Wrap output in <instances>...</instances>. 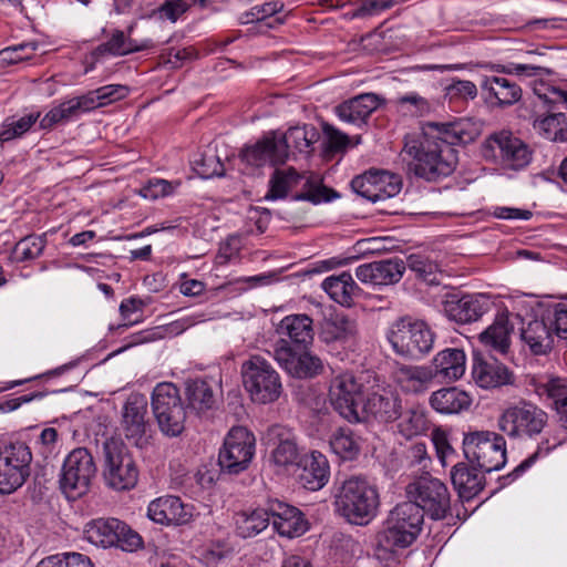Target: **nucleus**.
<instances>
[{
	"instance_id": "f257e3e1",
	"label": "nucleus",
	"mask_w": 567,
	"mask_h": 567,
	"mask_svg": "<svg viewBox=\"0 0 567 567\" xmlns=\"http://www.w3.org/2000/svg\"><path fill=\"white\" fill-rule=\"evenodd\" d=\"M478 135L477 125L468 118L429 123L421 138L411 140L403 147L409 172L427 182L450 176L458 162L454 146L471 143Z\"/></svg>"
},
{
	"instance_id": "f03ea898",
	"label": "nucleus",
	"mask_w": 567,
	"mask_h": 567,
	"mask_svg": "<svg viewBox=\"0 0 567 567\" xmlns=\"http://www.w3.org/2000/svg\"><path fill=\"white\" fill-rule=\"evenodd\" d=\"M548 413L537 404L520 400L509 404L501 413L497 425L509 439L533 440L545 434L535 453L523 462L515 471H524L535 458L545 456L564 443V437L558 431H545L548 426Z\"/></svg>"
},
{
	"instance_id": "7ed1b4c3",
	"label": "nucleus",
	"mask_w": 567,
	"mask_h": 567,
	"mask_svg": "<svg viewBox=\"0 0 567 567\" xmlns=\"http://www.w3.org/2000/svg\"><path fill=\"white\" fill-rule=\"evenodd\" d=\"M424 522L423 511L412 502L398 504L390 511L384 527L374 538V554L386 559L399 549L410 547L419 537Z\"/></svg>"
},
{
	"instance_id": "20e7f679",
	"label": "nucleus",
	"mask_w": 567,
	"mask_h": 567,
	"mask_svg": "<svg viewBox=\"0 0 567 567\" xmlns=\"http://www.w3.org/2000/svg\"><path fill=\"white\" fill-rule=\"evenodd\" d=\"M336 511L348 523L365 525L375 515L380 505L375 485L363 476L347 478L336 495Z\"/></svg>"
},
{
	"instance_id": "39448f33",
	"label": "nucleus",
	"mask_w": 567,
	"mask_h": 567,
	"mask_svg": "<svg viewBox=\"0 0 567 567\" xmlns=\"http://www.w3.org/2000/svg\"><path fill=\"white\" fill-rule=\"evenodd\" d=\"M301 181L303 182L302 190L293 196L295 200H307L313 204L329 202L330 193L337 194L324 185L320 179L313 176L306 177L298 173L293 167L276 168L269 179V189L265 195L266 200H277L287 197L288 193L296 188Z\"/></svg>"
},
{
	"instance_id": "423d86ee",
	"label": "nucleus",
	"mask_w": 567,
	"mask_h": 567,
	"mask_svg": "<svg viewBox=\"0 0 567 567\" xmlns=\"http://www.w3.org/2000/svg\"><path fill=\"white\" fill-rule=\"evenodd\" d=\"M153 415L159 431L167 437H177L185 430L186 406L179 390L171 382L158 383L152 393Z\"/></svg>"
},
{
	"instance_id": "0eeeda50",
	"label": "nucleus",
	"mask_w": 567,
	"mask_h": 567,
	"mask_svg": "<svg viewBox=\"0 0 567 567\" xmlns=\"http://www.w3.org/2000/svg\"><path fill=\"white\" fill-rule=\"evenodd\" d=\"M243 383L252 402L268 404L277 401L282 391L279 373L261 355H251L241 365Z\"/></svg>"
},
{
	"instance_id": "6e6552de",
	"label": "nucleus",
	"mask_w": 567,
	"mask_h": 567,
	"mask_svg": "<svg viewBox=\"0 0 567 567\" xmlns=\"http://www.w3.org/2000/svg\"><path fill=\"white\" fill-rule=\"evenodd\" d=\"M463 451L471 464L487 473L501 470L506 463L505 439L495 432L476 431L465 434Z\"/></svg>"
},
{
	"instance_id": "1a4fd4ad",
	"label": "nucleus",
	"mask_w": 567,
	"mask_h": 567,
	"mask_svg": "<svg viewBox=\"0 0 567 567\" xmlns=\"http://www.w3.org/2000/svg\"><path fill=\"white\" fill-rule=\"evenodd\" d=\"M103 452V478L106 486L114 491H128L135 487L138 468L125 444L115 439L106 440Z\"/></svg>"
},
{
	"instance_id": "9d476101",
	"label": "nucleus",
	"mask_w": 567,
	"mask_h": 567,
	"mask_svg": "<svg viewBox=\"0 0 567 567\" xmlns=\"http://www.w3.org/2000/svg\"><path fill=\"white\" fill-rule=\"evenodd\" d=\"M388 340L399 355L416 359L432 350L434 333L424 321L402 318L392 324Z\"/></svg>"
},
{
	"instance_id": "9b49d317",
	"label": "nucleus",
	"mask_w": 567,
	"mask_h": 567,
	"mask_svg": "<svg viewBox=\"0 0 567 567\" xmlns=\"http://www.w3.org/2000/svg\"><path fill=\"white\" fill-rule=\"evenodd\" d=\"M32 452L22 441L0 445V495L21 487L31 473Z\"/></svg>"
},
{
	"instance_id": "f8f14e48",
	"label": "nucleus",
	"mask_w": 567,
	"mask_h": 567,
	"mask_svg": "<svg viewBox=\"0 0 567 567\" xmlns=\"http://www.w3.org/2000/svg\"><path fill=\"white\" fill-rule=\"evenodd\" d=\"M95 474V462L89 450L74 449L63 462L59 480L60 488L69 499H76L89 492Z\"/></svg>"
},
{
	"instance_id": "ddd939ff",
	"label": "nucleus",
	"mask_w": 567,
	"mask_h": 567,
	"mask_svg": "<svg viewBox=\"0 0 567 567\" xmlns=\"http://www.w3.org/2000/svg\"><path fill=\"white\" fill-rule=\"evenodd\" d=\"M409 501L416 504L423 515L426 513L432 519H443L451 508L450 492L446 485L431 476L422 475L406 486Z\"/></svg>"
},
{
	"instance_id": "4468645a",
	"label": "nucleus",
	"mask_w": 567,
	"mask_h": 567,
	"mask_svg": "<svg viewBox=\"0 0 567 567\" xmlns=\"http://www.w3.org/2000/svg\"><path fill=\"white\" fill-rule=\"evenodd\" d=\"M485 157H493L504 168L518 171L526 167L532 161V151L528 145L509 131H499L491 134L484 145Z\"/></svg>"
},
{
	"instance_id": "2eb2a0df",
	"label": "nucleus",
	"mask_w": 567,
	"mask_h": 567,
	"mask_svg": "<svg viewBox=\"0 0 567 567\" xmlns=\"http://www.w3.org/2000/svg\"><path fill=\"white\" fill-rule=\"evenodd\" d=\"M256 439L244 426H234L225 437L219 451L218 464L228 474H238L250 464L255 454Z\"/></svg>"
},
{
	"instance_id": "dca6fc26",
	"label": "nucleus",
	"mask_w": 567,
	"mask_h": 567,
	"mask_svg": "<svg viewBox=\"0 0 567 567\" xmlns=\"http://www.w3.org/2000/svg\"><path fill=\"white\" fill-rule=\"evenodd\" d=\"M272 357L281 369L297 379H312L323 372L322 360L302 348H293L288 340H277Z\"/></svg>"
},
{
	"instance_id": "f3484780",
	"label": "nucleus",
	"mask_w": 567,
	"mask_h": 567,
	"mask_svg": "<svg viewBox=\"0 0 567 567\" xmlns=\"http://www.w3.org/2000/svg\"><path fill=\"white\" fill-rule=\"evenodd\" d=\"M546 107L547 115L537 118L534 126L539 130L544 136L550 141H567L566 114L567 91L548 87L545 93L538 94Z\"/></svg>"
},
{
	"instance_id": "a211bd4d",
	"label": "nucleus",
	"mask_w": 567,
	"mask_h": 567,
	"mask_svg": "<svg viewBox=\"0 0 567 567\" xmlns=\"http://www.w3.org/2000/svg\"><path fill=\"white\" fill-rule=\"evenodd\" d=\"M362 395V384L351 372H343L331 380L329 398L333 409L351 423L361 422L358 410Z\"/></svg>"
},
{
	"instance_id": "6ab92c4d",
	"label": "nucleus",
	"mask_w": 567,
	"mask_h": 567,
	"mask_svg": "<svg viewBox=\"0 0 567 567\" xmlns=\"http://www.w3.org/2000/svg\"><path fill=\"white\" fill-rule=\"evenodd\" d=\"M147 400L143 394L128 395L122 408L121 431L125 439L136 447L148 443Z\"/></svg>"
},
{
	"instance_id": "aec40b11",
	"label": "nucleus",
	"mask_w": 567,
	"mask_h": 567,
	"mask_svg": "<svg viewBox=\"0 0 567 567\" xmlns=\"http://www.w3.org/2000/svg\"><path fill=\"white\" fill-rule=\"evenodd\" d=\"M351 187L358 195L377 203L396 196L402 189V181L389 172L369 171L355 176Z\"/></svg>"
},
{
	"instance_id": "412c9836",
	"label": "nucleus",
	"mask_w": 567,
	"mask_h": 567,
	"mask_svg": "<svg viewBox=\"0 0 567 567\" xmlns=\"http://www.w3.org/2000/svg\"><path fill=\"white\" fill-rule=\"evenodd\" d=\"M267 443L272 446L271 461L280 467L297 464L300 456L295 431L282 424H274L266 432Z\"/></svg>"
},
{
	"instance_id": "4be33fe9",
	"label": "nucleus",
	"mask_w": 567,
	"mask_h": 567,
	"mask_svg": "<svg viewBox=\"0 0 567 567\" xmlns=\"http://www.w3.org/2000/svg\"><path fill=\"white\" fill-rule=\"evenodd\" d=\"M493 306L485 295L451 296L444 302V312L456 323L465 324L480 320Z\"/></svg>"
},
{
	"instance_id": "5701e85b",
	"label": "nucleus",
	"mask_w": 567,
	"mask_h": 567,
	"mask_svg": "<svg viewBox=\"0 0 567 567\" xmlns=\"http://www.w3.org/2000/svg\"><path fill=\"white\" fill-rule=\"evenodd\" d=\"M269 513L272 528L281 537H300L309 528L305 514L299 508L278 499L269 501Z\"/></svg>"
},
{
	"instance_id": "b1692460",
	"label": "nucleus",
	"mask_w": 567,
	"mask_h": 567,
	"mask_svg": "<svg viewBox=\"0 0 567 567\" xmlns=\"http://www.w3.org/2000/svg\"><path fill=\"white\" fill-rule=\"evenodd\" d=\"M405 262L401 258H390L360 265L355 268V277L362 284L388 286L401 280Z\"/></svg>"
},
{
	"instance_id": "393cba45",
	"label": "nucleus",
	"mask_w": 567,
	"mask_h": 567,
	"mask_svg": "<svg viewBox=\"0 0 567 567\" xmlns=\"http://www.w3.org/2000/svg\"><path fill=\"white\" fill-rule=\"evenodd\" d=\"M472 378L483 389H494L514 382L513 373L506 365L476 351L472 358Z\"/></svg>"
},
{
	"instance_id": "a878e982",
	"label": "nucleus",
	"mask_w": 567,
	"mask_h": 567,
	"mask_svg": "<svg viewBox=\"0 0 567 567\" xmlns=\"http://www.w3.org/2000/svg\"><path fill=\"white\" fill-rule=\"evenodd\" d=\"M402 399L399 393L391 390L371 393L365 400L362 420H374L381 423H391L400 417Z\"/></svg>"
},
{
	"instance_id": "bb28decb",
	"label": "nucleus",
	"mask_w": 567,
	"mask_h": 567,
	"mask_svg": "<svg viewBox=\"0 0 567 567\" xmlns=\"http://www.w3.org/2000/svg\"><path fill=\"white\" fill-rule=\"evenodd\" d=\"M193 507L177 496L158 497L150 503L148 517L161 525H185L193 518Z\"/></svg>"
},
{
	"instance_id": "cd10ccee",
	"label": "nucleus",
	"mask_w": 567,
	"mask_h": 567,
	"mask_svg": "<svg viewBox=\"0 0 567 567\" xmlns=\"http://www.w3.org/2000/svg\"><path fill=\"white\" fill-rule=\"evenodd\" d=\"M239 157L252 167H261L268 163L277 165L286 162V150L285 145H278L276 133H270L255 144L245 146Z\"/></svg>"
},
{
	"instance_id": "c85d7f7f",
	"label": "nucleus",
	"mask_w": 567,
	"mask_h": 567,
	"mask_svg": "<svg viewBox=\"0 0 567 567\" xmlns=\"http://www.w3.org/2000/svg\"><path fill=\"white\" fill-rule=\"evenodd\" d=\"M276 331L280 336L278 340H288L293 348L308 349L313 342V321L303 313L286 316Z\"/></svg>"
},
{
	"instance_id": "c756f323",
	"label": "nucleus",
	"mask_w": 567,
	"mask_h": 567,
	"mask_svg": "<svg viewBox=\"0 0 567 567\" xmlns=\"http://www.w3.org/2000/svg\"><path fill=\"white\" fill-rule=\"evenodd\" d=\"M380 103L381 99L377 94L364 93L336 106V114L343 123L361 127Z\"/></svg>"
},
{
	"instance_id": "7c9ffc66",
	"label": "nucleus",
	"mask_w": 567,
	"mask_h": 567,
	"mask_svg": "<svg viewBox=\"0 0 567 567\" xmlns=\"http://www.w3.org/2000/svg\"><path fill=\"white\" fill-rule=\"evenodd\" d=\"M358 336L355 320L344 315H334L326 318L319 331V339L327 346L336 343L352 344Z\"/></svg>"
},
{
	"instance_id": "2f4dec72",
	"label": "nucleus",
	"mask_w": 567,
	"mask_h": 567,
	"mask_svg": "<svg viewBox=\"0 0 567 567\" xmlns=\"http://www.w3.org/2000/svg\"><path fill=\"white\" fill-rule=\"evenodd\" d=\"M476 467L458 462L451 470V481L462 499L470 501L477 496L485 486V476Z\"/></svg>"
},
{
	"instance_id": "473e14b6",
	"label": "nucleus",
	"mask_w": 567,
	"mask_h": 567,
	"mask_svg": "<svg viewBox=\"0 0 567 567\" xmlns=\"http://www.w3.org/2000/svg\"><path fill=\"white\" fill-rule=\"evenodd\" d=\"M486 101L501 106L513 105L522 97L520 87L503 76H486L481 83Z\"/></svg>"
},
{
	"instance_id": "72a5a7b5",
	"label": "nucleus",
	"mask_w": 567,
	"mask_h": 567,
	"mask_svg": "<svg viewBox=\"0 0 567 567\" xmlns=\"http://www.w3.org/2000/svg\"><path fill=\"white\" fill-rule=\"evenodd\" d=\"M394 382L406 393H420L432 381L433 371L426 367L400 364L393 373Z\"/></svg>"
},
{
	"instance_id": "f704fd0d",
	"label": "nucleus",
	"mask_w": 567,
	"mask_h": 567,
	"mask_svg": "<svg viewBox=\"0 0 567 567\" xmlns=\"http://www.w3.org/2000/svg\"><path fill=\"white\" fill-rule=\"evenodd\" d=\"M513 330L514 324L509 322V313L502 311L496 315L494 322L480 334V340L484 346L499 353H506L509 349Z\"/></svg>"
},
{
	"instance_id": "c9c22d12",
	"label": "nucleus",
	"mask_w": 567,
	"mask_h": 567,
	"mask_svg": "<svg viewBox=\"0 0 567 567\" xmlns=\"http://www.w3.org/2000/svg\"><path fill=\"white\" fill-rule=\"evenodd\" d=\"M472 403L467 392L456 388H442L432 393L431 406L441 414H460L467 410Z\"/></svg>"
},
{
	"instance_id": "e433bc0d",
	"label": "nucleus",
	"mask_w": 567,
	"mask_h": 567,
	"mask_svg": "<svg viewBox=\"0 0 567 567\" xmlns=\"http://www.w3.org/2000/svg\"><path fill=\"white\" fill-rule=\"evenodd\" d=\"M328 480V460L320 452H311L310 456L305 460L299 482L309 491H318L327 484Z\"/></svg>"
},
{
	"instance_id": "4c0bfd02",
	"label": "nucleus",
	"mask_w": 567,
	"mask_h": 567,
	"mask_svg": "<svg viewBox=\"0 0 567 567\" xmlns=\"http://www.w3.org/2000/svg\"><path fill=\"white\" fill-rule=\"evenodd\" d=\"M185 395L190 410L200 415L217 406L213 384L207 380L195 379L186 382Z\"/></svg>"
},
{
	"instance_id": "58836bf2",
	"label": "nucleus",
	"mask_w": 567,
	"mask_h": 567,
	"mask_svg": "<svg viewBox=\"0 0 567 567\" xmlns=\"http://www.w3.org/2000/svg\"><path fill=\"white\" fill-rule=\"evenodd\" d=\"M466 355L462 349L449 348L440 351L433 359L434 375L455 381L465 372Z\"/></svg>"
},
{
	"instance_id": "ea45409f",
	"label": "nucleus",
	"mask_w": 567,
	"mask_h": 567,
	"mask_svg": "<svg viewBox=\"0 0 567 567\" xmlns=\"http://www.w3.org/2000/svg\"><path fill=\"white\" fill-rule=\"evenodd\" d=\"M522 340L536 354L548 353L554 344L553 334L544 319H534L522 328Z\"/></svg>"
},
{
	"instance_id": "a19ab883",
	"label": "nucleus",
	"mask_w": 567,
	"mask_h": 567,
	"mask_svg": "<svg viewBox=\"0 0 567 567\" xmlns=\"http://www.w3.org/2000/svg\"><path fill=\"white\" fill-rule=\"evenodd\" d=\"M321 286L332 300L347 307L353 303V297L359 290L351 274L347 271L326 278Z\"/></svg>"
},
{
	"instance_id": "79ce46f5",
	"label": "nucleus",
	"mask_w": 567,
	"mask_h": 567,
	"mask_svg": "<svg viewBox=\"0 0 567 567\" xmlns=\"http://www.w3.org/2000/svg\"><path fill=\"white\" fill-rule=\"evenodd\" d=\"M319 138V133L311 125L290 127L282 136L277 137L278 145H285L286 159L289 148L309 154L311 145Z\"/></svg>"
},
{
	"instance_id": "37998d69",
	"label": "nucleus",
	"mask_w": 567,
	"mask_h": 567,
	"mask_svg": "<svg viewBox=\"0 0 567 567\" xmlns=\"http://www.w3.org/2000/svg\"><path fill=\"white\" fill-rule=\"evenodd\" d=\"M147 48H150L148 41L137 43L135 40L126 38L123 31L115 30L106 42L95 48L93 54L95 58L105 54L122 56Z\"/></svg>"
},
{
	"instance_id": "c03bdc74",
	"label": "nucleus",
	"mask_w": 567,
	"mask_h": 567,
	"mask_svg": "<svg viewBox=\"0 0 567 567\" xmlns=\"http://www.w3.org/2000/svg\"><path fill=\"white\" fill-rule=\"evenodd\" d=\"M270 523L269 503L266 508L241 512L236 517V532L241 538H251L265 530Z\"/></svg>"
},
{
	"instance_id": "a18cd8bd",
	"label": "nucleus",
	"mask_w": 567,
	"mask_h": 567,
	"mask_svg": "<svg viewBox=\"0 0 567 567\" xmlns=\"http://www.w3.org/2000/svg\"><path fill=\"white\" fill-rule=\"evenodd\" d=\"M123 529L122 520L117 518H100L87 524L85 529L86 539L104 548L113 547L116 532Z\"/></svg>"
},
{
	"instance_id": "49530a36",
	"label": "nucleus",
	"mask_w": 567,
	"mask_h": 567,
	"mask_svg": "<svg viewBox=\"0 0 567 567\" xmlns=\"http://www.w3.org/2000/svg\"><path fill=\"white\" fill-rule=\"evenodd\" d=\"M398 433L406 440L424 434L429 429V420L425 412L419 406H411L401 410L400 417L396 419Z\"/></svg>"
},
{
	"instance_id": "de8ad7c7",
	"label": "nucleus",
	"mask_w": 567,
	"mask_h": 567,
	"mask_svg": "<svg viewBox=\"0 0 567 567\" xmlns=\"http://www.w3.org/2000/svg\"><path fill=\"white\" fill-rule=\"evenodd\" d=\"M536 392L540 398L549 402V406L556 411L567 401V380L555 377L540 382L536 386Z\"/></svg>"
},
{
	"instance_id": "09e8293b",
	"label": "nucleus",
	"mask_w": 567,
	"mask_h": 567,
	"mask_svg": "<svg viewBox=\"0 0 567 567\" xmlns=\"http://www.w3.org/2000/svg\"><path fill=\"white\" fill-rule=\"evenodd\" d=\"M332 451L344 460L354 458L360 452V445L349 427L338 429L330 439Z\"/></svg>"
},
{
	"instance_id": "8fccbe9b",
	"label": "nucleus",
	"mask_w": 567,
	"mask_h": 567,
	"mask_svg": "<svg viewBox=\"0 0 567 567\" xmlns=\"http://www.w3.org/2000/svg\"><path fill=\"white\" fill-rule=\"evenodd\" d=\"M195 172L203 178L220 177L225 175V166L219 156L212 148L199 154L193 161Z\"/></svg>"
},
{
	"instance_id": "3c124183",
	"label": "nucleus",
	"mask_w": 567,
	"mask_h": 567,
	"mask_svg": "<svg viewBox=\"0 0 567 567\" xmlns=\"http://www.w3.org/2000/svg\"><path fill=\"white\" fill-rule=\"evenodd\" d=\"M39 116L40 113H31L18 120L14 117L8 118L0 132V141L8 142L20 137L31 128V126L38 121Z\"/></svg>"
},
{
	"instance_id": "603ef678",
	"label": "nucleus",
	"mask_w": 567,
	"mask_h": 567,
	"mask_svg": "<svg viewBox=\"0 0 567 567\" xmlns=\"http://www.w3.org/2000/svg\"><path fill=\"white\" fill-rule=\"evenodd\" d=\"M45 247V239L41 236H27L19 240L13 249L14 258L18 261H28L42 255Z\"/></svg>"
},
{
	"instance_id": "864d4df0",
	"label": "nucleus",
	"mask_w": 567,
	"mask_h": 567,
	"mask_svg": "<svg viewBox=\"0 0 567 567\" xmlns=\"http://www.w3.org/2000/svg\"><path fill=\"white\" fill-rule=\"evenodd\" d=\"M400 111L412 116H423L431 112V103L417 93L399 96L395 101Z\"/></svg>"
},
{
	"instance_id": "5fc2aeb1",
	"label": "nucleus",
	"mask_w": 567,
	"mask_h": 567,
	"mask_svg": "<svg viewBox=\"0 0 567 567\" xmlns=\"http://www.w3.org/2000/svg\"><path fill=\"white\" fill-rule=\"evenodd\" d=\"M408 267L414 271L420 278L430 284L437 281L436 274L439 265L427 257L421 255H411L406 260Z\"/></svg>"
},
{
	"instance_id": "6e6d98bb",
	"label": "nucleus",
	"mask_w": 567,
	"mask_h": 567,
	"mask_svg": "<svg viewBox=\"0 0 567 567\" xmlns=\"http://www.w3.org/2000/svg\"><path fill=\"white\" fill-rule=\"evenodd\" d=\"M444 96L451 103L474 100L477 96V87L472 81L453 80L445 86Z\"/></svg>"
},
{
	"instance_id": "4d7b16f0",
	"label": "nucleus",
	"mask_w": 567,
	"mask_h": 567,
	"mask_svg": "<svg viewBox=\"0 0 567 567\" xmlns=\"http://www.w3.org/2000/svg\"><path fill=\"white\" fill-rule=\"evenodd\" d=\"M546 319L554 327L557 337L567 341V302H558L548 307Z\"/></svg>"
},
{
	"instance_id": "13d9d810",
	"label": "nucleus",
	"mask_w": 567,
	"mask_h": 567,
	"mask_svg": "<svg viewBox=\"0 0 567 567\" xmlns=\"http://www.w3.org/2000/svg\"><path fill=\"white\" fill-rule=\"evenodd\" d=\"M122 526H123V530L121 529V530L116 532V534H115V538H117V540H115L113 543V547H118L123 551H128V553H132V551H135V550L142 548L143 539L138 535V533L133 530L124 522H122Z\"/></svg>"
},
{
	"instance_id": "bf43d9fd",
	"label": "nucleus",
	"mask_w": 567,
	"mask_h": 567,
	"mask_svg": "<svg viewBox=\"0 0 567 567\" xmlns=\"http://www.w3.org/2000/svg\"><path fill=\"white\" fill-rule=\"evenodd\" d=\"M37 48L38 44L35 42L21 43L11 48L3 49L0 52V59L3 62L14 64L20 61L30 59Z\"/></svg>"
},
{
	"instance_id": "052dcab7",
	"label": "nucleus",
	"mask_w": 567,
	"mask_h": 567,
	"mask_svg": "<svg viewBox=\"0 0 567 567\" xmlns=\"http://www.w3.org/2000/svg\"><path fill=\"white\" fill-rule=\"evenodd\" d=\"M179 185V182L172 183L166 179L155 178L151 179L141 193L145 198L156 199L173 194Z\"/></svg>"
},
{
	"instance_id": "680f3d73",
	"label": "nucleus",
	"mask_w": 567,
	"mask_h": 567,
	"mask_svg": "<svg viewBox=\"0 0 567 567\" xmlns=\"http://www.w3.org/2000/svg\"><path fill=\"white\" fill-rule=\"evenodd\" d=\"M399 0H362L360 6L357 8L354 12V17H369L378 14L386 9H390L396 3H400Z\"/></svg>"
},
{
	"instance_id": "e2e57ef3",
	"label": "nucleus",
	"mask_w": 567,
	"mask_h": 567,
	"mask_svg": "<svg viewBox=\"0 0 567 567\" xmlns=\"http://www.w3.org/2000/svg\"><path fill=\"white\" fill-rule=\"evenodd\" d=\"M94 91L96 93L95 96L99 102L102 103V106L106 105L107 103L124 99L128 94L127 86L121 84L104 85Z\"/></svg>"
},
{
	"instance_id": "0e129e2a",
	"label": "nucleus",
	"mask_w": 567,
	"mask_h": 567,
	"mask_svg": "<svg viewBox=\"0 0 567 567\" xmlns=\"http://www.w3.org/2000/svg\"><path fill=\"white\" fill-rule=\"evenodd\" d=\"M239 250V239L237 237H228L219 245L216 262L220 266L228 264L233 258L238 256Z\"/></svg>"
},
{
	"instance_id": "69168bd1",
	"label": "nucleus",
	"mask_w": 567,
	"mask_h": 567,
	"mask_svg": "<svg viewBox=\"0 0 567 567\" xmlns=\"http://www.w3.org/2000/svg\"><path fill=\"white\" fill-rule=\"evenodd\" d=\"M323 133L328 140V148L332 152L343 151L351 142L347 134L329 124L323 126Z\"/></svg>"
},
{
	"instance_id": "338daca9",
	"label": "nucleus",
	"mask_w": 567,
	"mask_h": 567,
	"mask_svg": "<svg viewBox=\"0 0 567 567\" xmlns=\"http://www.w3.org/2000/svg\"><path fill=\"white\" fill-rule=\"evenodd\" d=\"M284 8V4L279 1H272L264 3L262 6H256L252 8L250 14H251V21H261L269 17H272L274 14L280 12Z\"/></svg>"
},
{
	"instance_id": "774afa93",
	"label": "nucleus",
	"mask_w": 567,
	"mask_h": 567,
	"mask_svg": "<svg viewBox=\"0 0 567 567\" xmlns=\"http://www.w3.org/2000/svg\"><path fill=\"white\" fill-rule=\"evenodd\" d=\"M186 10L187 4L183 0L167 1L161 8L162 14L173 22L176 21Z\"/></svg>"
}]
</instances>
